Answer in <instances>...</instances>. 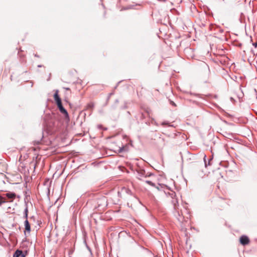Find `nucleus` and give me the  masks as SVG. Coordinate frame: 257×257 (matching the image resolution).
<instances>
[{
    "mask_svg": "<svg viewBox=\"0 0 257 257\" xmlns=\"http://www.w3.org/2000/svg\"><path fill=\"white\" fill-rule=\"evenodd\" d=\"M27 217H28V210H27V209H26L25 218H26V220L25 221V232L27 231L28 233H30L31 231V226H30V224L29 221L27 220Z\"/></svg>",
    "mask_w": 257,
    "mask_h": 257,
    "instance_id": "3",
    "label": "nucleus"
},
{
    "mask_svg": "<svg viewBox=\"0 0 257 257\" xmlns=\"http://www.w3.org/2000/svg\"><path fill=\"white\" fill-rule=\"evenodd\" d=\"M218 95L217 94H210V98H214L216 100H218Z\"/></svg>",
    "mask_w": 257,
    "mask_h": 257,
    "instance_id": "8",
    "label": "nucleus"
},
{
    "mask_svg": "<svg viewBox=\"0 0 257 257\" xmlns=\"http://www.w3.org/2000/svg\"><path fill=\"white\" fill-rule=\"evenodd\" d=\"M205 65L206 66H207V64L206 63H205Z\"/></svg>",
    "mask_w": 257,
    "mask_h": 257,
    "instance_id": "16",
    "label": "nucleus"
},
{
    "mask_svg": "<svg viewBox=\"0 0 257 257\" xmlns=\"http://www.w3.org/2000/svg\"><path fill=\"white\" fill-rule=\"evenodd\" d=\"M239 242L242 245H245L249 244L250 240L247 236L242 235L240 237Z\"/></svg>",
    "mask_w": 257,
    "mask_h": 257,
    "instance_id": "4",
    "label": "nucleus"
},
{
    "mask_svg": "<svg viewBox=\"0 0 257 257\" xmlns=\"http://www.w3.org/2000/svg\"><path fill=\"white\" fill-rule=\"evenodd\" d=\"M113 148L114 150V151L117 152L118 153L121 152L123 150V147L122 145H121V146H118L117 147H113Z\"/></svg>",
    "mask_w": 257,
    "mask_h": 257,
    "instance_id": "6",
    "label": "nucleus"
},
{
    "mask_svg": "<svg viewBox=\"0 0 257 257\" xmlns=\"http://www.w3.org/2000/svg\"><path fill=\"white\" fill-rule=\"evenodd\" d=\"M6 196L9 199H14L16 197V194L14 193H8Z\"/></svg>",
    "mask_w": 257,
    "mask_h": 257,
    "instance_id": "7",
    "label": "nucleus"
},
{
    "mask_svg": "<svg viewBox=\"0 0 257 257\" xmlns=\"http://www.w3.org/2000/svg\"><path fill=\"white\" fill-rule=\"evenodd\" d=\"M94 104L93 103H90L88 104L87 107L90 109H92L94 107Z\"/></svg>",
    "mask_w": 257,
    "mask_h": 257,
    "instance_id": "11",
    "label": "nucleus"
},
{
    "mask_svg": "<svg viewBox=\"0 0 257 257\" xmlns=\"http://www.w3.org/2000/svg\"><path fill=\"white\" fill-rule=\"evenodd\" d=\"M146 183L152 185V186H155V184L153 183H152L151 181H146Z\"/></svg>",
    "mask_w": 257,
    "mask_h": 257,
    "instance_id": "13",
    "label": "nucleus"
},
{
    "mask_svg": "<svg viewBox=\"0 0 257 257\" xmlns=\"http://www.w3.org/2000/svg\"><path fill=\"white\" fill-rule=\"evenodd\" d=\"M171 103L172 105H175V106L176 105L175 103L174 102H173V101H171Z\"/></svg>",
    "mask_w": 257,
    "mask_h": 257,
    "instance_id": "15",
    "label": "nucleus"
},
{
    "mask_svg": "<svg viewBox=\"0 0 257 257\" xmlns=\"http://www.w3.org/2000/svg\"><path fill=\"white\" fill-rule=\"evenodd\" d=\"M250 52L251 53H252V55H253L252 57H253L255 56V55L256 54H257V51H253V50H250ZM249 58H252V57H251V55L249 56Z\"/></svg>",
    "mask_w": 257,
    "mask_h": 257,
    "instance_id": "10",
    "label": "nucleus"
},
{
    "mask_svg": "<svg viewBox=\"0 0 257 257\" xmlns=\"http://www.w3.org/2000/svg\"><path fill=\"white\" fill-rule=\"evenodd\" d=\"M27 252H23L22 250H17L13 255V257H26Z\"/></svg>",
    "mask_w": 257,
    "mask_h": 257,
    "instance_id": "5",
    "label": "nucleus"
},
{
    "mask_svg": "<svg viewBox=\"0 0 257 257\" xmlns=\"http://www.w3.org/2000/svg\"><path fill=\"white\" fill-rule=\"evenodd\" d=\"M58 92L59 91L58 90H56L55 91V93L54 95V100H55L56 103L60 112L64 114L65 117L66 118H68V113L66 110L64 108V107L62 105L61 98H60L58 95Z\"/></svg>",
    "mask_w": 257,
    "mask_h": 257,
    "instance_id": "1",
    "label": "nucleus"
},
{
    "mask_svg": "<svg viewBox=\"0 0 257 257\" xmlns=\"http://www.w3.org/2000/svg\"><path fill=\"white\" fill-rule=\"evenodd\" d=\"M206 155H204V157H203V160H204V163H205V167H206L207 165V163H206Z\"/></svg>",
    "mask_w": 257,
    "mask_h": 257,
    "instance_id": "12",
    "label": "nucleus"
},
{
    "mask_svg": "<svg viewBox=\"0 0 257 257\" xmlns=\"http://www.w3.org/2000/svg\"><path fill=\"white\" fill-rule=\"evenodd\" d=\"M6 199L4 197H3L2 196H0V205L3 204V203L6 202Z\"/></svg>",
    "mask_w": 257,
    "mask_h": 257,
    "instance_id": "9",
    "label": "nucleus"
},
{
    "mask_svg": "<svg viewBox=\"0 0 257 257\" xmlns=\"http://www.w3.org/2000/svg\"><path fill=\"white\" fill-rule=\"evenodd\" d=\"M168 195L172 198L171 203L174 205V208L176 209L178 205V202L177 199L176 198V193L174 191H171L168 193Z\"/></svg>",
    "mask_w": 257,
    "mask_h": 257,
    "instance_id": "2",
    "label": "nucleus"
},
{
    "mask_svg": "<svg viewBox=\"0 0 257 257\" xmlns=\"http://www.w3.org/2000/svg\"><path fill=\"white\" fill-rule=\"evenodd\" d=\"M253 46L255 47H257V42L256 43H255L254 44H253Z\"/></svg>",
    "mask_w": 257,
    "mask_h": 257,
    "instance_id": "14",
    "label": "nucleus"
}]
</instances>
